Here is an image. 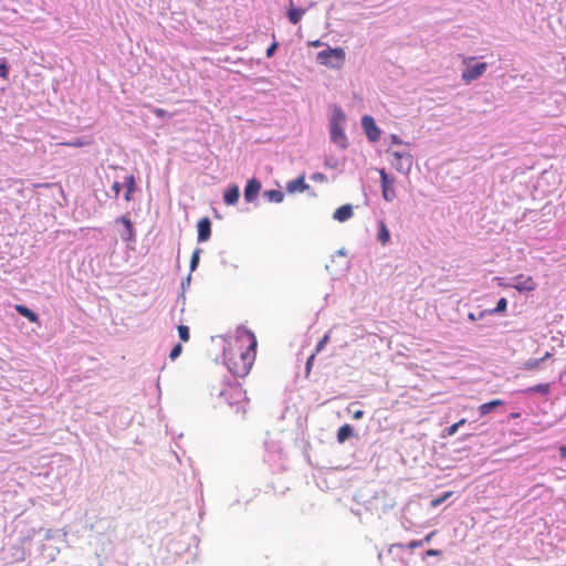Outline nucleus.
<instances>
[{"mask_svg": "<svg viewBox=\"0 0 566 566\" xmlns=\"http://www.w3.org/2000/svg\"><path fill=\"white\" fill-rule=\"evenodd\" d=\"M527 392H539L543 395H548L551 391L549 384H538L534 387H531L526 390Z\"/></svg>", "mask_w": 566, "mask_h": 566, "instance_id": "22", "label": "nucleus"}, {"mask_svg": "<svg viewBox=\"0 0 566 566\" xmlns=\"http://www.w3.org/2000/svg\"><path fill=\"white\" fill-rule=\"evenodd\" d=\"M64 145L72 146V147H83L85 145V143L80 140V139H76L74 142H71V143H65Z\"/></svg>", "mask_w": 566, "mask_h": 566, "instance_id": "37", "label": "nucleus"}, {"mask_svg": "<svg viewBox=\"0 0 566 566\" xmlns=\"http://www.w3.org/2000/svg\"><path fill=\"white\" fill-rule=\"evenodd\" d=\"M314 180L316 181H324L325 180V175L321 174V172H316L313 175L312 177Z\"/></svg>", "mask_w": 566, "mask_h": 566, "instance_id": "40", "label": "nucleus"}, {"mask_svg": "<svg viewBox=\"0 0 566 566\" xmlns=\"http://www.w3.org/2000/svg\"><path fill=\"white\" fill-rule=\"evenodd\" d=\"M153 113H154L157 117H165V116H168L167 111H165V109H163V108H154V109H153Z\"/></svg>", "mask_w": 566, "mask_h": 566, "instance_id": "36", "label": "nucleus"}, {"mask_svg": "<svg viewBox=\"0 0 566 566\" xmlns=\"http://www.w3.org/2000/svg\"><path fill=\"white\" fill-rule=\"evenodd\" d=\"M504 401L501 399H494L489 402L482 403L479 406V412L481 416H486L491 411H493L496 407L503 406Z\"/></svg>", "mask_w": 566, "mask_h": 566, "instance_id": "16", "label": "nucleus"}, {"mask_svg": "<svg viewBox=\"0 0 566 566\" xmlns=\"http://www.w3.org/2000/svg\"><path fill=\"white\" fill-rule=\"evenodd\" d=\"M361 126L370 142H377L380 137V129L377 127L374 118L369 115H365L361 118Z\"/></svg>", "mask_w": 566, "mask_h": 566, "instance_id": "9", "label": "nucleus"}, {"mask_svg": "<svg viewBox=\"0 0 566 566\" xmlns=\"http://www.w3.org/2000/svg\"><path fill=\"white\" fill-rule=\"evenodd\" d=\"M507 307V300L505 297H501L496 304V307L489 311L490 314H496V313H502V312H505Z\"/></svg>", "mask_w": 566, "mask_h": 566, "instance_id": "24", "label": "nucleus"}, {"mask_svg": "<svg viewBox=\"0 0 566 566\" xmlns=\"http://www.w3.org/2000/svg\"><path fill=\"white\" fill-rule=\"evenodd\" d=\"M353 216V207L352 205H344L336 209L333 218L339 222H345L350 219Z\"/></svg>", "mask_w": 566, "mask_h": 566, "instance_id": "14", "label": "nucleus"}, {"mask_svg": "<svg viewBox=\"0 0 566 566\" xmlns=\"http://www.w3.org/2000/svg\"><path fill=\"white\" fill-rule=\"evenodd\" d=\"M354 434L353 427L348 423L343 424L338 428L337 431V441L339 443H344L349 437Z\"/></svg>", "mask_w": 566, "mask_h": 566, "instance_id": "18", "label": "nucleus"}, {"mask_svg": "<svg viewBox=\"0 0 566 566\" xmlns=\"http://www.w3.org/2000/svg\"><path fill=\"white\" fill-rule=\"evenodd\" d=\"M315 356L316 354L313 353L306 360V366H305V369H306V376L310 375L311 370H312V367H313V364H314V360H315Z\"/></svg>", "mask_w": 566, "mask_h": 566, "instance_id": "32", "label": "nucleus"}, {"mask_svg": "<svg viewBox=\"0 0 566 566\" xmlns=\"http://www.w3.org/2000/svg\"><path fill=\"white\" fill-rule=\"evenodd\" d=\"M459 428L460 423H453L452 426L446 428L444 436L452 437L458 431Z\"/></svg>", "mask_w": 566, "mask_h": 566, "instance_id": "31", "label": "nucleus"}, {"mask_svg": "<svg viewBox=\"0 0 566 566\" xmlns=\"http://www.w3.org/2000/svg\"><path fill=\"white\" fill-rule=\"evenodd\" d=\"M377 238L382 245H386L390 240V232L384 220L378 222V234Z\"/></svg>", "mask_w": 566, "mask_h": 566, "instance_id": "17", "label": "nucleus"}, {"mask_svg": "<svg viewBox=\"0 0 566 566\" xmlns=\"http://www.w3.org/2000/svg\"><path fill=\"white\" fill-rule=\"evenodd\" d=\"M201 253V249H196L192 253L191 260H190V270L195 271L199 263V256Z\"/></svg>", "mask_w": 566, "mask_h": 566, "instance_id": "27", "label": "nucleus"}, {"mask_svg": "<svg viewBox=\"0 0 566 566\" xmlns=\"http://www.w3.org/2000/svg\"><path fill=\"white\" fill-rule=\"evenodd\" d=\"M220 395L224 397L230 406L237 407V412L241 411L243 415L247 413L249 399L245 390L240 384H227Z\"/></svg>", "mask_w": 566, "mask_h": 566, "instance_id": "2", "label": "nucleus"}, {"mask_svg": "<svg viewBox=\"0 0 566 566\" xmlns=\"http://www.w3.org/2000/svg\"><path fill=\"white\" fill-rule=\"evenodd\" d=\"M120 188H122V186L118 181H115L113 184L112 189L114 190L116 197L118 196Z\"/></svg>", "mask_w": 566, "mask_h": 566, "instance_id": "38", "label": "nucleus"}, {"mask_svg": "<svg viewBox=\"0 0 566 566\" xmlns=\"http://www.w3.org/2000/svg\"><path fill=\"white\" fill-rule=\"evenodd\" d=\"M548 357H551V353H546L542 358H544V360H546Z\"/></svg>", "mask_w": 566, "mask_h": 566, "instance_id": "46", "label": "nucleus"}, {"mask_svg": "<svg viewBox=\"0 0 566 566\" xmlns=\"http://www.w3.org/2000/svg\"><path fill=\"white\" fill-rule=\"evenodd\" d=\"M422 545H423V542L421 539H417V541L409 542L407 546L410 549H415V548L420 547Z\"/></svg>", "mask_w": 566, "mask_h": 566, "instance_id": "34", "label": "nucleus"}, {"mask_svg": "<svg viewBox=\"0 0 566 566\" xmlns=\"http://www.w3.org/2000/svg\"><path fill=\"white\" fill-rule=\"evenodd\" d=\"M181 352H182L181 344H176L169 354L170 359H172V360L176 359L181 354Z\"/></svg>", "mask_w": 566, "mask_h": 566, "instance_id": "30", "label": "nucleus"}, {"mask_svg": "<svg viewBox=\"0 0 566 566\" xmlns=\"http://www.w3.org/2000/svg\"><path fill=\"white\" fill-rule=\"evenodd\" d=\"M14 310L22 316H24L31 323H38L39 316L36 313L28 308L25 305L17 304Z\"/></svg>", "mask_w": 566, "mask_h": 566, "instance_id": "15", "label": "nucleus"}, {"mask_svg": "<svg viewBox=\"0 0 566 566\" xmlns=\"http://www.w3.org/2000/svg\"><path fill=\"white\" fill-rule=\"evenodd\" d=\"M395 143H399L396 136H392Z\"/></svg>", "mask_w": 566, "mask_h": 566, "instance_id": "50", "label": "nucleus"}, {"mask_svg": "<svg viewBox=\"0 0 566 566\" xmlns=\"http://www.w3.org/2000/svg\"><path fill=\"white\" fill-rule=\"evenodd\" d=\"M392 167L401 172L409 174L412 167V156L407 150H388Z\"/></svg>", "mask_w": 566, "mask_h": 566, "instance_id": "4", "label": "nucleus"}, {"mask_svg": "<svg viewBox=\"0 0 566 566\" xmlns=\"http://www.w3.org/2000/svg\"><path fill=\"white\" fill-rule=\"evenodd\" d=\"M178 334H179V337L182 342H188L189 338H190V334H189V327L186 326V325H179L178 326Z\"/></svg>", "mask_w": 566, "mask_h": 566, "instance_id": "25", "label": "nucleus"}, {"mask_svg": "<svg viewBox=\"0 0 566 566\" xmlns=\"http://www.w3.org/2000/svg\"><path fill=\"white\" fill-rule=\"evenodd\" d=\"M329 338H331V337H329V333L325 334V335L323 336V338L317 343V345H316V347H315V352H314V353H315V354L321 353V352L324 349L325 345L329 342Z\"/></svg>", "mask_w": 566, "mask_h": 566, "instance_id": "28", "label": "nucleus"}, {"mask_svg": "<svg viewBox=\"0 0 566 566\" xmlns=\"http://www.w3.org/2000/svg\"><path fill=\"white\" fill-rule=\"evenodd\" d=\"M258 340L249 329L239 332L233 343L224 348V359L230 373L235 377H245L255 360Z\"/></svg>", "mask_w": 566, "mask_h": 566, "instance_id": "1", "label": "nucleus"}, {"mask_svg": "<svg viewBox=\"0 0 566 566\" xmlns=\"http://www.w3.org/2000/svg\"><path fill=\"white\" fill-rule=\"evenodd\" d=\"M510 286L522 293L535 291L537 284L531 275L518 274Z\"/></svg>", "mask_w": 566, "mask_h": 566, "instance_id": "8", "label": "nucleus"}, {"mask_svg": "<svg viewBox=\"0 0 566 566\" xmlns=\"http://www.w3.org/2000/svg\"><path fill=\"white\" fill-rule=\"evenodd\" d=\"M391 547H402L401 544H392Z\"/></svg>", "mask_w": 566, "mask_h": 566, "instance_id": "48", "label": "nucleus"}, {"mask_svg": "<svg viewBox=\"0 0 566 566\" xmlns=\"http://www.w3.org/2000/svg\"><path fill=\"white\" fill-rule=\"evenodd\" d=\"M469 317H470V319H474V315L473 314H470Z\"/></svg>", "mask_w": 566, "mask_h": 566, "instance_id": "51", "label": "nucleus"}, {"mask_svg": "<svg viewBox=\"0 0 566 566\" xmlns=\"http://www.w3.org/2000/svg\"><path fill=\"white\" fill-rule=\"evenodd\" d=\"M543 361H544V358L528 359L524 363V369H526V370L537 369Z\"/></svg>", "mask_w": 566, "mask_h": 566, "instance_id": "23", "label": "nucleus"}, {"mask_svg": "<svg viewBox=\"0 0 566 566\" xmlns=\"http://www.w3.org/2000/svg\"><path fill=\"white\" fill-rule=\"evenodd\" d=\"M363 417H364V411H363V410H360V409H359V410L354 411V413H353V418H354L355 420H359V419H361Z\"/></svg>", "mask_w": 566, "mask_h": 566, "instance_id": "39", "label": "nucleus"}, {"mask_svg": "<svg viewBox=\"0 0 566 566\" xmlns=\"http://www.w3.org/2000/svg\"><path fill=\"white\" fill-rule=\"evenodd\" d=\"M346 53L343 48H328L317 53L316 60L319 64L339 70L345 62Z\"/></svg>", "mask_w": 566, "mask_h": 566, "instance_id": "3", "label": "nucleus"}, {"mask_svg": "<svg viewBox=\"0 0 566 566\" xmlns=\"http://www.w3.org/2000/svg\"><path fill=\"white\" fill-rule=\"evenodd\" d=\"M304 13H305V10H303V9L291 8L287 12V18L291 23L296 24L301 21Z\"/></svg>", "mask_w": 566, "mask_h": 566, "instance_id": "21", "label": "nucleus"}, {"mask_svg": "<svg viewBox=\"0 0 566 566\" xmlns=\"http://www.w3.org/2000/svg\"><path fill=\"white\" fill-rule=\"evenodd\" d=\"M345 119V115L339 112L335 115L331 123V139L334 144L338 145L342 148H346L347 146V137L344 133V129L340 126V122Z\"/></svg>", "mask_w": 566, "mask_h": 566, "instance_id": "6", "label": "nucleus"}, {"mask_svg": "<svg viewBox=\"0 0 566 566\" xmlns=\"http://www.w3.org/2000/svg\"><path fill=\"white\" fill-rule=\"evenodd\" d=\"M323 43L319 41V40H314V41H311L310 42V45L313 46V48H318L321 46Z\"/></svg>", "mask_w": 566, "mask_h": 566, "instance_id": "43", "label": "nucleus"}, {"mask_svg": "<svg viewBox=\"0 0 566 566\" xmlns=\"http://www.w3.org/2000/svg\"><path fill=\"white\" fill-rule=\"evenodd\" d=\"M261 190V182L256 178H252L248 181L244 188V199L248 202H252L256 199Z\"/></svg>", "mask_w": 566, "mask_h": 566, "instance_id": "10", "label": "nucleus"}, {"mask_svg": "<svg viewBox=\"0 0 566 566\" xmlns=\"http://www.w3.org/2000/svg\"><path fill=\"white\" fill-rule=\"evenodd\" d=\"M437 531H433L431 533H429L424 539L422 541L423 543H429L431 541V538L436 535Z\"/></svg>", "mask_w": 566, "mask_h": 566, "instance_id": "42", "label": "nucleus"}, {"mask_svg": "<svg viewBox=\"0 0 566 566\" xmlns=\"http://www.w3.org/2000/svg\"><path fill=\"white\" fill-rule=\"evenodd\" d=\"M239 197H240V190H239V187L237 185H233V186L229 187L224 191V193H223L224 202L228 206L235 205L238 202V200H239Z\"/></svg>", "mask_w": 566, "mask_h": 566, "instance_id": "13", "label": "nucleus"}, {"mask_svg": "<svg viewBox=\"0 0 566 566\" xmlns=\"http://www.w3.org/2000/svg\"><path fill=\"white\" fill-rule=\"evenodd\" d=\"M473 60L474 57L471 56L463 57L462 60L467 69L462 72L461 78L465 84H470L472 81L482 76L488 69V64L485 62H480L474 65H470V63Z\"/></svg>", "mask_w": 566, "mask_h": 566, "instance_id": "5", "label": "nucleus"}, {"mask_svg": "<svg viewBox=\"0 0 566 566\" xmlns=\"http://www.w3.org/2000/svg\"><path fill=\"white\" fill-rule=\"evenodd\" d=\"M452 494V492H447L444 493L442 496H439V497H436L431 501V506L432 507H437L439 506L440 504H442L450 495Z\"/></svg>", "mask_w": 566, "mask_h": 566, "instance_id": "29", "label": "nucleus"}, {"mask_svg": "<svg viewBox=\"0 0 566 566\" xmlns=\"http://www.w3.org/2000/svg\"><path fill=\"white\" fill-rule=\"evenodd\" d=\"M0 76L4 80L9 76V67L4 63H0Z\"/></svg>", "mask_w": 566, "mask_h": 566, "instance_id": "33", "label": "nucleus"}, {"mask_svg": "<svg viewBox=\"0 0 566 566\" xmlns=\"http://www.w3.org/2000/svg\"><path fill=\"white\" fill-rule=\"evenodd\" d=\"M380 174V180H381V191H382V198L390 202L396 198L395 192V178L387 174L385 169L379 170Z\"/></svg>", "mask_w": 566, "mask_h": 566, "instance_id": "7", "label": "nucleus"}, {"mask_svg": "<svg viewBox=\"0 0 566 566\" xmlns=\"http://www.w3.org/2000/svg\"><path fill=\"white\" fill-rule=\"evenodd\" d=\"M559 452L560 455L566 459V447H560Z\"/></svg>", "mask_w": 566, "mask_h": 566, "instance_id": "45", "label": "nucleus"}, {"mask_svg": "<svg viewBox=\"0 0 566 566\" xmlns=\"http://www.w3.org/2000/svg\"><path fill=\"white\" fill-rule=\"evenodd\" d=\"M276 49H277V43H276V42L272 43V44L270 45V48L266 50V56H268V57L273 56V54H274V52H275V50H276Z\"/></svg>", "mask_w": 566, "mask_h": 566, "instance_id": "35", "label": "nucleus"}, {"mask_svg": "<svg viewBox=\"0 0 566 566\" xmlns=\"http://www.w3.org/2000/svg\"><path fill=\"white\" fill-rule=\"evenodd\" d=\"M511 416H512V418H517L520 416V413H512Z\"/></svg>", "mask_w": 566, "mask_h": 566, "instance_id": "49", "label": "nucleus"}, {"mask_svg": "<svg viewBox=\"0 0 566 566\" xmlns=\"http://www.w3.org/2000/svg\"><path fill=\"white\" fill-rule=\"evenodd\" d=\"M264 197L268 198L270 202L280 203L284 199V193L281 190H268L264 192Z\"/></svg>", "mask_w": 566, "mask_h": 566, "instance_id": "20", "label": "nucleus"}, {"mask_svg": "<svg viewBox=\"0 0 566 566\" xmlns=\"http://www.w3.org/2000/svg\"><path fill=\"white\" fill-rule=\"evenodd\" d=\"M125 187H126V190L135 192V190H136V180H135V177L133 175H128V176L125 177Z\"/></svg>", "mask_w": 566, "mask_h": 566, "instance_id": "26", "label": "nucleus"}, {"mask_svg": "<svg viewBox=\"0 0 566 566\" xmlns=\"http://www.w3.org/2000/svg\"><path fill=\"white\" fill-rule=\"evenodd\" d=\"M465 421H467L465 419H461L457 423H460V427H461V426H463L465 423Z\"/></svg>", "mask_w": 566, "mask_h": 566, "instance_id": "47", "label": "nucleus"}, {"mask_svg": "<svg viewBox=\"0 0 566 566\" xmlns=\"http://www.w3.org/2000/svg\"><path fill=\"white\" fill-rule=\"evenodd\" d=\"M117 222H122L124 224V228L126 229V232H127V235L124 237V240L126 241H132L134 240V237H135V232H134V227H133V223L132 221L129 220V218L127 217H120L116 220Z\"/></svg>", "mask_w": 566, "mask_h": 566, "instance_id": "19", "label": "nucleus"}, {"mask_svg": "<svg viewBox=\"0 0 566 566\" xmlns=\"http://www.w3.org/2000/svg\"><path fill=\"white\" fill-rule=\"evenodd\" d=\"M308 189V185L305 182V176L302 175L298 178L291 180L286 184V190L290 193L304 192Z\"/></svg>", "mask_w": 566, "mask_h": 566, "instance_id": "12", "label": "nucleus"}, {"mask_svg": "<svg viewBox=\"0 0 566 566\" xmlns=\"http://www.w3.org/2000/svg\"><path fill=\"white\" fill-rule=\"evenodd\" d=\"M211 235V222L209 218L205 217L198 222V241L205 242L209 240Z\"/></svg>", "mask_w": 566, "mask_h": 566, "instance_id": "11", "label": "nucleus"}, {"mask_svg": "<svg viewBox=\"0 0 566 566\" xmlns=\"http://www.w3.org/2000/svg\"><path fill=\"white\" fill-rule=\"evenodd\" d=\"M133 193H134L133 191L126 190L125 196H124L125 200L130 201L133 198Z\"/></svg>", "mask_w": 566, "mask_h": 566, "instance_id": "44", "label": "nucleus"}, {"mask_svg": "<svg viewBox=\"0 0 566 566\" xmlns=\"http://www.w3.org/2000/svg\"><path fill=\"white\" fill-rule=\"evenodd\" d=\"M441 554V551L439 549H429L427 551L428 556H439Z\"/></svg>", "mask_w": 566, "mask_h": 566, "instance_id": "41", "label": "nucleus"}]
</instances>
